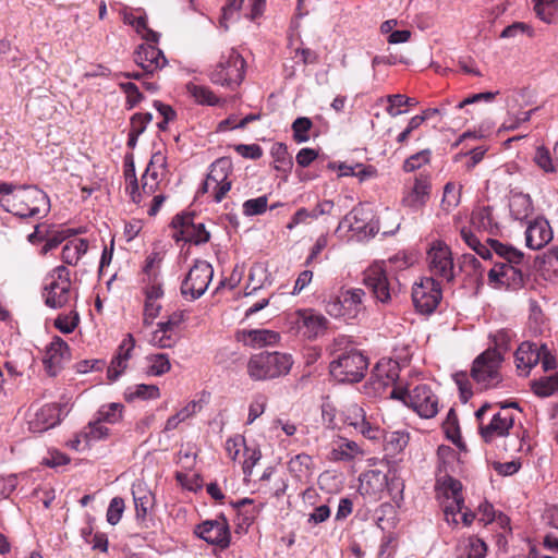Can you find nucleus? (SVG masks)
Wrapping results in <instances>:
<instances>
[{"instance_id": "1", "label": "nucleus", "mask_w": 558, "mask_h": 558, "mask_svg": "<svg viewBox=\"0 0 558 558\" xmlns=\"http://www.w3.org/2000/svg\"><path fill=\"white\" fill-rule=\"evenodd\" d=\"M0 205L20 218L45 217L50 210L48 195L35 185L0 184Z\"/></svg>"}, {"instance_id": "2", "label": "nucleus", "mask_w": 558, "mask_h": 558, "mask_svg": "<svg viewBox=\"0 0 558 558\" xmlns=\"http://www.w3.org/2000/svg\"><path fill=\"white\" fill-rule=\"evenodd\" d=\"M379 231L378 221L369 208L357 205L339 222L335 233L339 238L364 241L374 238Z\"/></svg>"}, {"instance_id": "3", "label": "nucleus", "mask_w": 558, "mask_h": 558, "mask_svg": "<svg viewBox=\"0 0 558 558\" xmlns=\"http://www.w3.org/2000/svg\"><path fill=\"white\" fill-rule=\"evenodd\" d=\"M291 356L280 352H262L253 355L247 363V374L254 380L280 377L290 372Z\"/></svg>"}, {"instance_id": "4", "label": "nucleus", "mask_w": 558, "mask_h": 558, "mask_svg": "<svg viewBox=\"0 0 558 558\" xmlns=\"http://www.w3.org/2000/svg\"><path fill=\"white\" fill-rule=\"evenodd\" d=\"M368 361L357 350L338 354L329 365L330 375L339 383H359L367 371Z\"/></svg>"}, {"instance_id": "5", "label": "nucleus", "mask_w": 558, "mask_h": 558, "mask_svg": "<svg viewBox=\"0 0 558 558\" xmlns=\"http://www.w3.org/2000/svg\"><path fill=\"white\" fill-rule=\"evenodd\" d=\"M502 353L497 349H487L473 362L471 376L483 389L497 388L502 381L500 367Z\"/></svg>"}, {"instance_id": "6", "label": "nucleus", "mask_w": 558, "mask_h": 558, "mask_svg": "<svg viewBox=\"0 0 558 558\" xmlns=\"http://www.w3.org/2000/svg\"><path fill=\"white\" fill-rule=\"evenodd\" d=\"M244 76L245 60L235 49L222 53L209 75L214 84L226 86L232 90L243 82Z\"/></svg>"}, {"instance_id": "7", "label": "nucleus", "mask_w": 558, "mask_h": 558, "mask_svg": "<svg viewBox=\"0 0 558 558\" xmlns=\"http://www.w3.org/2000/svg\"><path fill=\"white\" fill-rule=\"evenodd\" d=\"M363 283L372 291L374 298L388 304L399 292V281L388 274L385 263H375L364 271Z\"/></svg>"}, {"instance_id": "8", "label": "nucleus", "mask_w": 558, "mask_h": 558, "mask_svg": "<svg viewBox=\"0 0 558 558\" xmlns=\"http://www.w3.org/2000/svg\"><path fill=\"white\" fill-rule=\"evenodd\" d=\"M43 291L45 304L50 308H61L70 300V270L65 266H57L49 274Z\"/></svg>"}, {"instance_id": "9", "label": "nucleus", "mask_w": 558, "mask_h": 558, "mask_svg": "<svg viewBox=\"0 0 558 558\" xmlns=\"http://www.w3.org/2000/svg\"><path fill=\"white\" fill-rule=\"evenodd\" d=\"M365 295L364 290L360 288L341 290L338 296L326 304V311L333 317L357 318L365 311Z\"/></svg>"}, {"instance_id": "10", "label": "nucleus", "mask_w": 558, "mask_h": 558, "mask_svg": "<svg viewBox=\"0 0 558 558\" xmlns=\"http://www.w3.org/2000/svg\"><path fill=\"white\" fill-rule=\"evenodd\" d=\"M194 534L220 550L227 549L231 544L230 525L223 513H219L214 520H205L197 524Z\"/></svg>"}, {"instance_id": "11", "label": "nucleus", "mask_w": 558, "mask_h": 558, "mask_svg": "<svg viewBox=\"0 0 558 558\" xmlns=\"http://www.w3.org/2000/svg\"><path fill=\"white\" fill-rule=\"evenodd\" d=\"M195 214L182 213L173 217L171 228L175 230L173 238L175 241L183 240L195 245L205 244L210 239V233L206 230L205 225L195 222Z\"/></svg>"}, {"instance_id": "12", "label": "nucleus", "mask_w": 558, "mask_h": 558, "mask_svg": "<svg viewBox=\"0 0 558 558\" xmlns=\"http://www.w3.org/2000/svg\"><path fill=\"white\" fill-rule=\"evenodd\" d=\"M442 298L439 282L433 277L422 278L412 288V300L415 308L422 314H432Z\"/></svg>"}, {"instance_id": "13", "label": "nucleus", "mask_w": 558, "mask_h": 558, "mask_svg": "<svg viewBox=\"0 0 558 558\" xmlns=\"http://www.w3.org/2000/svg\"><path fill=\"white\" fill-rule=\"evenodd\" d=\"M214 275L213 266L206 260H196L181 284L183 296L201 298L207 290Z\"/></svg>"}, {"instance_id": "14", "label": "nucleus", "mask_w": 558, "mask_h": 558, "mask_svg": "<svg viewBox=\"0 0 558 558\" xmlns=\"http://www.w3.org/2000/svg\"><path fill=\"white\" fill-rule=\"evenodd\" d=\"M427 264L430 277H439L446 282H452L454 279L453 258L450 248L441 243L434 242L427 251Z\"/></svg>"}, {"instance_id": "15", "label": "nucleus", "mask_w": 558, "mask_h": 558, "mask_svg": "<svg viewBox=\"0 0 558 558\" xmlns=\"http://www.w3.org/2000/svg\"><path fill=\"white\" fill-rule=\"evenodd\" d=\"M298 332L310 340L323 336L327 329V318L312 308L299 310L295 313Z\"/></svg>"}, {"instance_id": "16", "label": "nucleus", "mask_w": 558, "mask_h": 558, "mask_svg": "<svg viewBox=\"0 0 558 558\" xmlns=\"http://www.w3.org/2000/svg\"><path fill=\"white\" fill-rule=\"evenodd\" d=\"M409 407L421 417L430 418L438 413V399L426 384H420L411 389Z\"/></svg>"}, {"instance_id": "17", "label": "nucleus", "mask_w": 558, "mask_h": 558, "mask_svg": "<svg viewBox=\"0 0 558 558\" xmlns=\"http://www.w3.org/2000/svg\"><path fill=\"white\" fill-rule=\"evenodd\" d=\"M232 171V162L229 158H219L210 166L207 179L215 185V202L220 203L231 190L232 182L229 175Z\"/></svg>"}, {"instance_id": "18", "label": "nucleus", "mask_w": 558, "mask_h": 558, "mask_svg": "<svg viewBox=\"0 0 558 558\" xmlns=\"http://www.w3.org/2000/svg\"><path fill=\"white\" fill-rule=\"evenodd\" d=\"M61 405L57 403H49L34 409L28 420L29 430L43 433L54 427L61 421Z\"/></svg>"}, {"instance_id": "19", "label": "nucleus", "mask_w": 558, "mask_h": 558, "mask_svg": "<svg viewBox=\"0 0 558 558\" xmlns=\"http://www.w3.org/2000/svg\"><path fill=\"white\" fill-rule=\"evenodd\" d=\"M519 266L520 265L495 263L494 267L488 271L489 282L513 289L521 287L524 282V275Z\"/></svg>"}, {"instance_id": "20", "label": "nucleus", "mask_w": 558, "mask_h": 558, "mask_svg": "<svg viewBox=\"0 0 558 558\" xmlns=\"http://www.w3.org/2000/svg\"><path fill=\"white\" fill-rule=\"evenodd\" d=\"M134 61L143 69L145 74H154V72L162 69L167 63L163 52L150 44H143L137 48Z\"/></svg>"}, {"instance_id": "21", "label": "nucleus", "mask_w": 558, "mask_h": 558, "mask_svg": "<svg viewBox=\"0 0 558 558\" xmlns=\"http://www.w3.org/2000/svg\"><path fill=\"white\" fill-rule=\"evenodd\" d=\"M553 239V231L549 222L543 218L537 217L531 221L525 231L526 246L532 250H541L547 245Z\"/></svg>"}, {"instance_id": "22", "label": "nucleus", "mask_w": 558, "mask_h": 558, "mask_svg": "<svg viewBox=\"0 0 558 558\" xmlns=\"http://www.w3.org/2000/svg\"><path fill=\"white\" fill-rule=\"evenodd\" d=\"M513 424L514 417L511 413L498 412L493 415L489 424L480 426V433L485 442H492L497 437L509 435Z\"/></svg>"}, {"instance_id": "23", "label": "nucleus", "mask_w": 558, "mask_h": 558, "mask_svg": "<svg viewBox=\"0 0 558 558\" xmlns=\"http://www.w3.org/2000/svg\"><path fill=\"white\" fill-rule=\"evenodd\" d=\"M430 193L428 177L420 174L415 178L413 186L402 198V204L413 210H418L427 203Z\"/></svg>"}, {"instance_id": "24", "label": "nucleus", "mask_w": 558, "mask_h": 558, "mask_svg": "<svg viewBox=\"0 0 558 558\" xmlns=\"http://www.w3.org/2000/svg\"><path fill=\"white\" fill-rule=\"evenodd\" d=\"M134 347L135 340L133 336L129 333L119 345L118 352L111 360V363L107 369V376L110 381L117 380L119 376L124 372Z\"/></svg>"}, {"instance_id": "25", "label": "nucleus", "mask_w": 558, "mask_h": 558, "mask_svg": "<svg viewBox=\"0 0 558 558\" xmlns=\"http://www.w3.org/2000/svg\"><path fill=\"white\" fill-rule=\"evenodd\" d=\"M70 355L68 343L60 337H54L46 352V367L51 376H56L61 368V364Z\"/></svg>"}, {"instance_id": "26", "label": "nucleus", "mask_w": 558, "mask_h": 558, "mask_svg": "<svg viewBox=\"0 0 558 558\" xmlns=\"http://www.w3.org/2000/svg\"><path fill=\"white\" fill-rule=\"evenodd\" d=\"M541 356V345L530 341L522 342L514 353L517 367L523 371L525 375L539 363Z\"/></svg>"}, {"instance_id": "27", "label": "nucleus", "mask_w": 558, "mask_h": 558, "mask_svg": "<svg viewBox=\"0 0 558 558\" xmlns=\"http://www.w3.org/2000/svg\"><path fill=\"white\" fill-rule=\"evenodd\" d=\"M279 340L280 335L268 329H251L242 332L244 344L253 348L276 344Z\"/></svg>"}, {"instance_id": "28", "label": "nucleus", "mask_w": 558, "mask_h": 558, "mask_svg": "<svg viewBox=\"0 0 558 558\" xmlns=\"http://www.w3.org/2000/svg\"><path fill=\"white\" fill-rule=\"evenodd\" d=\"M471 225L473 228L486 231L493 235H496L499 231V226L493 217L490 206L474 209L471 215Z\"/></svg>"}, {"instance_id": "29", "label": "nucleus", "mask_w": 558, "mask_h": 558, "mask_svg": "<svg viewBox=\"0 0 558 558\" xmlns=\"http://www.w3.org/2000/svg\"><path fill=\"white\" fill-rule=\"evenodd\" d=\"M510 214L515 220L526 219L533 211V203L529 194L514 193L509 201Z\"/></svg>"}, {"instance_id": "30", "label": "nucleus", "mask_w": 558, "mask_h": 558, "mask_svg": "<svg viewBox=\"0 0 558 558\" xmlns=\"http://www.w3.org/2000/svg\"><path fill=\"white\" fill-rule=\"evenodd\" d=\"M360 453L361 449L355 441L341 438L332 447L330 459L333 461H351Z\"/></svg>"}, {"instance_id": "31", "label": "nucleus", "mask_w": 558, "mask_h": 558, "mask_svg": "<svg viewBox=\"0 0 558 558\" xmlns=\"http://www.w3.org/2000/svg\"><path fill=\"white\" fill-rule=\"evenodd\" d=\"M313 460L306 453L294 456L288 463L290 473L299 481L307 480L312 474Z\"/></svg>"}, {"instance_id": "32", "label": "nucleus", "mask_w": 558, "mask_h": 558, "mask_svg": "<svg viewBox=\"0 0 558 558\" xmlns=\"http://www.w3.org/2000/svg\"><path fill=\"white\" fill-rule=\"evenodd\" d=\"M88 242L85 239L69 241L63 247L61 258L68 265H76L80 258L87 252Z\"/></svg>"}, {"instance_id": "33", "label": "nucleus", "mask_w": 558, "mask_h": 558, "mask_svg": "<svg viewBox=\"0 0 558 558\" xmlns=\"http://www.w3.org/2000/svg\"><path fill=\"white\" fill-rule=\"evenodd\" d=\"M446 494L452 497V504L446 507V515H456L457 512H461L464 500L461 496L462 484L452 477H448L444 482Z\"/></svg>"}, {"instance_id": "34", "label": "nucleus", "mask_w": 558, "mask_h": 558, "mask_svg": "<svg viewBox=\"0 0 558 558\" xmlns=\"http://www.w3.org/2000/svg\"><path fill=\"white\" fill-rule=\"evenodd\" d=\"M125 400L133 402L135 400H151L160 397V390L156 385H134L124 392Z\"/></svg>"}, {"instance_id": "35", "label": "nucleus", "mask_w": 558, "mask_h": 558, "mask_svg": "<svg viewBox=\"0 0 558 558\" xmlns=\"http://www.w3.org/2000/svg\"><path fill=\"white\" fill-rule=\"evenodd\" d=\"M533 392L542 398L549 397L558 391V372L550 376L542 377L532 383Z\"/></svg>"}, {"instance_id": "36", "label": "nucleus", "mask_w": 558, "mask_h": 558, "mask_svg": "<svg viewBox=\"0 0 558 558\" xmlns=\"http://www.w3.org/2000/svg\"><path fill=\"white\" fill-rule=\"evenodd\" d=\"M166 163V157L162 153L157 151L153 154L141 179L146 180L148 183L154 184L156 187H159V173L157 171V167L165 168Z\"/></svg>"}, {"instance_id": "37", "label": "nucleus", "mask_w": 558, "mask_h": 558, "mask_svg": "<svg viewBox=\"0 0 558 558\" xmlns=\"http://www.w3.org/2000/svg\"><path fill=\"white\" fill-rule=\"evenodd\" d=\"M486 550V544L481 538L471 537L460 548L459 558H484Z\"/></svg>"}, {"instance_id": "38", "label": "nucleus", "mask_w": 558, "mask_h": 558, "mask_svg": "<svg viewBox=\"0 0 558 558\" xmlns=\"http://www.w3.org/2000/svg\"><path fill=\"white\" fill-rule=\"evenodd\" d=\"M178 341V336L172 332V330L158 327L151 335L150 342L151 344L160 348V349H169L172 348Z\"/></svg>"}, {"instance_id": "39", "label": "nucleus", "mask_w": 558, "mask_h": 558, "mask_svg": "<svg viewBox=\"0 0 558 558\" xmlns=\"http://www.w3.org/2000/svg\"><path fill=\"white\" fill-rule=\"evenodd\" d=\"M387 100L389 102L387 112L391 117H397L403 113L404 111L400 109V107L402 106L413 107L418 104V101L415 98L407 97L401 94L389 95L387 97Z\"/></svg>"}, {"instance_id": "40", "label": "nucleus", "mask_w": 558, "mask_h": 558, "mask_svg": "<svg viewBox=\"0 0 558 558\" xmlns=\"http://www.w3.org/2000/svg\"><path fill=\"white\" fill-rule=\"evenodd\" d=\"M102 423L104 422L96 418L94 422H90L84 429L82 436L86 445H89L90 441L104 439L109 435V428L104 426Z\"/></svg>"}, {"instance_id": "41", "label": "nucleus", "mask_w": 558, "mask_h": 558, "mask_svg": "<svg viewBox=\"0 0 558 558\" xmlns=\"http://www.w3.org/2000/svg\"><path fill=\"white\" fill-rule=\"evenodd\" d=\"M534 10L537 16L546 22L550 23L555 13L558 11V0H533Z\"/></svg>"}, {"instance_id": "42", "label": "nucleus", "mask_w": 558, "mask_h": 558, "mask_svg": "<svg viewBox=\"0 0 558 558\" xmlns=\"http://www.w3.org/2000/svg\"><path fill=\"white\" fill-rule=\"evenodd\" d=\"M122 409L121 403L102 405L97 412V418L104 423L114 424L122 417Z\"/></svg>"}, {"instance_id": "43", "label": "nucleus", "mask_w": 558, "mask_h": 558, "mask_svg": "<svg viewBox=\"0 0 558 558\" xmlns=\"http://www.w3.org/2000/svg\"><path fill=\"white\" fill-rule=\"evenodd\" d=\"M189 92L201 105L215 106L219 101L218 97L205 86L191 85L189 86Z\"/></svg>"}, {"instance_id": "44", "label": "nucleus", "mask_w": 558, "mask_h": 558, "mask_svg": "<svg viewBox=\"0 0 558 558\" xmlns=\"http://www.w3.org/2000/svg\"><path fill=\"white\" fill-rule=\"evenodd\" d=\"M313 123L306 117H300L292 123L293 138L296 143H304L310 140L308 131L312 129Z\"/></svg>"}, {"instance_id": "45", "label": "nucleus", "mask_w": 558, "mask_h": 558, "mask_svg": "<svg viewBox=\"0 0 558 558\" xmlns=\"http://www.w3.org/2000/svg\"><path fill=\"white\" fill-rule=\"evenodd\" d=\"M149 362L148 373L155 376H161L170 371V362L166 354H155L147 356Z\"/></svg>"}, {"instance_id": "46", "label": "nucleus", "mask_w": 558, "mask_h": 558, "mask_svg": "<svg viewBox=\"0 0 558 558\" xmlns=\"http://www.w3.org/2000/svg\"><path fill=\"white\" fill-rule=\"evenodd\" d=\"M133 27L146 41L157 43L159 40V34L148 27L145 14L133 17Z\"/></svg>"}, {"instance_id": "47", "label": "nucleus", "mask_w": 558, "mask_h": 558, "mask_svg": "<svg viewBox=\"0 0 558 558\" xmlns=\"http://www.w3.org/2000/svg\"><path fill=\"white\" fill-rule=\"evenodd\" d=\"M125 180L129 182L128 191L130 193L131 199L136 204L141 203L140 185L135 174L134 162L132 160L129 165H126Z\"/></svg>"}, {"instance_id": "48", "label": "nucleus", "mask_w": 558, "mask_h": 558, "mask_svg": "<svg viewBox=\"0 0 558 558\" xmlns=\"http://www.w3.org/2000/svg\"><path fill=\"white\" fill-rule=\"evenodd\" d=\"M386 450L393 452L402 451L409 441L408 434L403 432H391L385 436Z\"/></svg>"}, {"instance_id": "49", "label": "nucleus", "mask_w": 558, "mask_h": 558, "mask_svg": "<svg viewBox=\"0 0 558 558\" xmlns=\"http://www.w3.org/2000/svg\"><path fill=\"white\" fill-rule=\"evenodd\" d=\"M533 160L546 173H554L556 171L550 153L544 146L536 148Z\"/></svg>"}, {"instance_id": "50", "label": "nucleus", "mask_w": 558, "mask_h": 558, "mask_svg": "<svg viewBox=\"0 0 558 558\" xmlns=\"http://www.w3.org/2000/svg\"><path fill=\"white\" fill-rule=\"evenodd\" d=\"M80 316L76 312L71 315H59L54 320V327L62 333H71L77 327Z\"/></svg>"}, {"instance_id": "51", "label": "nucleus", "mask_w": 558, "mask_h": 558, "mask_svg": "<svg viewBox=\"0 0 558 558\" xmlns=\"http://www.w3.org/2000/svg\"><path fill=\"white\" fill-rule=\"evenodd\" d=\"M124 500L121 497H113L110 500L107 509V521L111 525H116L120 522L124 511Z\"/></svg>"}, {"instance_id": "52", "label": "nucleus", "mask_w": 558, "mask_h": 558, "mask_svg": "<svg viewBox=\"0 0 558 558\" xmlns=\"http://www.w3.org/2000/svg\"><path fill=\"white\" fill-rule=\"evenodd\" d=\"M267 196H259L257 198H251L244 202L243 213L245 216H257L262 215L267 209Z\"/></svg>"}, {"instance_id": "53", "label": "nucleus", "mask_w": 558, "mask_h": 558, "mask_svg": "<svg viewBox=\"0 0 558 558\" xmlns=\"http://www.w3.org/2000/svg\"><path fill=\"white\" fill-rule=\"evenodd\" d=\"M244 456H245V460H244L243 466H242L243 473L245 475H251L253 468L262 458V452L258 447H256V446L251 447V446L246 445L244 448Z\"/></svg>"}, {"instance_id": "54", "label": "nucleus", "mask_w": 558, "mask_h": 558, "mask_svg": "<svg viewBox=\"0 0 558 558\" xmlns=\"http://www.w3.org/2000/svg\"><path fill=\"white\" fill-rule=\"evenodd\" d=\"M460 202V191L456 189L454 183L448 182L444 187V196L441 205L444 209L450 210L456 207Z\"/></svg>"}, {"instance_id": "55", "label": "nucleus", "mask_w": 558, "mask_h": 558, "mask_svg": "<svg viewBox=\"0 0 558 558\" xmlns=\"http://www.w3.org/2000/svg\"><path fill=\"white\" fill-rule=\"evenodd\" d=\"M430 151L428 149H424L418 151L412 156H410L403 165V169L407 172H412L418 169L422 165H425L429 161Z\"/></svg>"}, {"instance_id": "56", "label": "nucleus", "mask_w": 558, "mask_h": 558, "mask_svg": "<svg viewBox=\"0 0 558 558\" xmlns=\"http://www.w3.org/2000/svg\"><path fill=\"white\" fill-rule=\"evenodd\" d=\"M121 89L126 94L128 109L134 108L142 99L143 95L137 85L132 82L120 83Z\"/></svg>"}, {"instance_id": "57", "label": "nucleus", "mask_w": 558, "mask_h": 558, "mask_svg": "<svg viewBox=\"0 0 558 558\" xmlns=\"http://www.w3.org/2000/svg\"><path fill=\"white\" fill-rule=\"evenodd\" d=\"M153 120L150 112L135 113L131 118V130L132 132L141 135L146 130L147 124Z\"/></svg>"}, {"instance_id": "58", "label": "nucleus", "mask_w": 558, "mask_h": 558, "mask_svg": "<svg viewBox=\"0 0 558 558\" xmlns=\"http://www.w3.org/2000/svg\"><path fill=\"white\" fill-rule=\"evenodd\" d=\"M150 504L151 496L149 493H144L142 496L134 494V505L137 520L145 519Z\"/></svg>"}, {"instance_id": "59", "label": "nucleus", "mask_w": 558, "mask_h": 558, "mask_svg": "<svg viewBox=\"0 0 558 558\" xmlns=\"http://www.w3.org/2000/svg\"><path fill=\"white\" fill-rule=\"evenodd\" d=\"M355 430L371 440L379 439L383 433L378 426L373 425L367 418L364 422L357 423V428H355Z\"/></svg>"}, {"instance_id": "60", "label": "nucleus", "mask_w": 558, "mask_h": 558, "mask_svg": "<svg viewBox=\"0 0 558 558\" xmlns=\"http://www.w3.org/2000/svg\"><path fill=\"white\" fill-rule=\"evenodd\" d=\"M498 94H499V92H484V93L473 94V95L464 98L462 101H460L457 105V109H462L468 105L476 104L480 101L490 102Z\"/></svg>"}, {"instance_id": "61", "label": "nucleus", "mask_w": 558, "mask_h": 558, "mask_svg": "<svg viewBox=\"0 0 558 558\" xmlns=\"http://www.w3.org/2000/svg\"><path fill=\"white\" fill-rule=\"evenodd\" d=\"M234 149L242 157L253 160L259 159L263 156V149L257 144H239L234 147Z\"/></svg>"}, {"instance_id": "62", "label": "nucleus", "mask_w": 558, "mask_h": 558, "mask_svg": "<svg viewBox=\"0 0 558 558\" xmlns=\"http://www.w3.org/2000/svg\"><path fill=\"white\" fill-rule=\"evenodd\" d=\"M245 446H246L245 438L241 435L231 437V438L227 439V441H226V450L228 452V456L232 460L236 459V457L239 456V453L241 451V448L242 447L245 448Z\"/></svg>"}, {"instance_id": "63", "label": "nucleus", "mask_w": 558, "mask_h": 558, "mask_svg": "<svg viewBox=\"0 0 558 558\" xmlns=\"http://www.w3.org/2000/svg\"><path fill=\"white\" fill-rule=\"evenodd\" d=\"M266 408V399L263 396H258L250 404L247 424H252L257 417H259Z\"/></svg>"}, {"instance_id": "64", "label": "nucleus", "mask_w": 558, "mask_h": 558, "mask_svg": "<svg viewBox=\"0 0 558 558\" xmlns=\"http://www.w3.org/2000/svg\"><path fill=\"white\" fill-rule=\"evenodd\" d=\"M366 420V414L363 408L357 404H352L348 409L347 422L350 426L357 428V423L364 422Z\"/></svg>"}]
</instances>
